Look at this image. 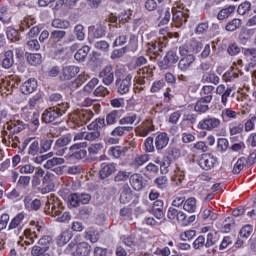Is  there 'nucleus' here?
Instances as JSON below:
<instances>
[{
  "mask_svg": "<svg viewBox=\"0 0 256 256\" xmlns=\"http://www.w3.org/2000/svg\"><path fill=\"white\" fill-rule=\"evenodd\" d=\"M69 107V102H62L46 109L42 114V121H44V123H53V121H57V119L63 117V115L67 113Z\"/></svg>",
  "mask_w": 256,
  "mask_h": 256,
  "instance_id": "nucleus-1",
  "label": "nucleus"
},
{
  "mask_svg": "<svg viewBox=\"0 0 256 256\" xmlns=\"http://www.w3.org/2000/svg\"><path fill=\"white\" fill-rule=\"evenodd\" d=\"M45 213H47V215H51V217H57L56 221H58V223H67V221L71 220V214H69V212H64L61 215L59 202H53V200H49L46 203Z\"/></svg>",
  "mask_w": 256,
  "mask_h": 256,
  "instance_id": "nucleus-2",
  "label": "nucleus"
},
{
  "mask_svg": "<svg viewBox=\"0 0 256 256\" xmlns=\"http://www.w3.org/2000/svg\"><path fill=\"white\" fill-rule=\"evenodd\" d=\"M86 147L87 142L73 144L69 148L71 154L64 156V159H66V161H73V159H76V161H81V159H85V157H87V150L85 149Z\"/></svg>",
  "mask_w": 256,
  "mask_h": 256,
  "instance_id": "nucleus-3",
  "label": "nucleus"
},
{
  "mask_svg": "<svg viewBox=\"0 0 256 256\" xmlns=\"http://www.w3.org/2000/svg\"><path fill=\"white\" fill-rule=\"evenodd\" d=\"M23 221H25V213H18L9 223L7 231L13 233L16 237L23 231Z\"/></svg>",
  "mask_w": 256,
  "mask_h": 256,
  "instance_id": "nucleus-4",
  "label": "nucleus"
},
{
  "mask_svg": "<svg viewBox=\"0 0 256 256\" xmlns=\"http://www.w3.org/2000/svg\"><path fill=\"white\" fill-rule=\"evenodd\" d=\"M71 141L72 138L69 135L58 138L53 146L55 155H57V157H63V155L67 153V145H69Z\"/></svg>",
  "mask_w": 256,
  "mask_h": 256,
  "instance_id": "nucleus-5",
  "label": "nucleus"
},
{
  "mask_svg": "<svg viewBox=\"0 0 256 256\" xmlns=\"http://www.w3.org/2000/svg\"><path fill=\"white\" fill-rule=\"evenodd\" d=\"M199 129H205L206 131H215L221 127V119L208 116L198 123Z\"/></svg>",
  "mask_w": 256,
  "mask_h": 256,
  "instance_id": "nucleus-6",
  "label": "nucleus"
},
{
  "mask_svg": "<svg viewBox=\"0 0 256 256\" xmlns=\"http://www.w3.org/2000/svg\"><path fill=\"white\" fill-rule=\"evenodd\" d=\"M177 61H179V55H177L176 51L170 50L166 53L163 60L159 62V67L160 69L167 70L173 67Z\"/></svg>",
  "mask_w": 256,
  "mask_h": 256,
  "instance_id": "nucleus-7",
  "label": "nucleus"
},
{
  "mask_svg": "<svg viewBox=\"0 0 256 256\" xmlns=\"http://www.w3.org/2000/svg\"><path fill=\"white\" fill-rule=\"evenodd\" d=\"M98 77L102 79L104 85H113L115 81V70L111 65L105 66L100 72Z\"/></svg>",
  "mask_w": 256,
  "mask_h": 256,
  "instance_id": "nucleus-8",
  "label": "nucleus"
},
{
  "mask_svg": "<svg viewBox=\"0 0 256 256\" xmlns=\"http://www.w3.org/2000/svg\"><path fill=\"white\" fill-rule=\"evenodd\" d=\"M95 117V113H93V111L91 110H77L72 119L74 121V123H77V125H83L84 123L89 122V120Z\"/></svg>",
  "mask_w": 256,
  "mask_h": 256,
  "instance_id": "nucleus-9",
  "label": "nucleus"
},
{
  "mask_svg": "<svg viewBox=\"0 0 256 256\" xmlns=\"http://www.w3.org/2000/svg\"><path fill=\"white\" fill-rule=\"evenodd\" d=\"M172 22L175 27H182L184 23H187V19H189V14L182 10H177L175 7L172 8Z\"/></svg>",
  "mask_w": 256,
  "mask_h": 256,
  "instance_id": "nucleus-10",
  "label": "nucleus"
},
{
  "mask_svg": "<svg viewBox=\"0 0 256 256\" xmlns=\"http://www.w3.org/2000/svg\"><path fill=\"white\" fill-rule=\"evenodd\" d=\"M215 163H217V158L211 153L203 154L199 160L200 167L205 171L213 169V167H215Z\"/></svg>",
  "mask_w": 256,
  "mask_h": 256,
  "instance_id": "nucleus-11",
  "label": "nucleus"
},
{
  "mask_svg": "<svg viewBox=\"0 0 256 256\" xmlns=\"http://www.w3.org/2000/svg\"><path fill=\"white\" fill-rule=\"evenodd\" d=\"M195 55L188 54V56H183L178 62V69L183 73L189 71L191 67L195 64Z\"/></svg>",
  "mask_w": 256,
  "mask_h": 256,
  "instance_id": "nucleus-12",
  "label": "nucleus"
},
{
  "mask_svg": "<svg viewBox=\"0 0 256 256\" xmlns=\"http://www.w3.org/2000/svg\"><path fill=\"white\" fill-rule=\"evenodd\" d=\"M213 101V95H208L200 98L194 107V111L196 113H207L209 111V103Z\"/></svg>",
  "mask_w": 256,
  "mask_h": 256,
  "instance_id": "nucleus-13",
  "label": "nucleus"
},
{
  "mask_svg": "<svg viewBox=\"0 0 256 256\" xmlns=\"http://www.w3.org/2000/svg\"><path fill=\"white\" fill-rule=\"evenodd\" d=\"M115 171H117V164L110 162H104L100 165V171H99V175L101 179H107V177H111V175H113V173H115Z\"/></svg>",
  "mask_w": 256,
  "mask_h": 256,
  "instance_id": "nucleus-14",
  "label": "nucleus"
},
{
  "mask_svg": "<svg viewBox=\"0 0 256 256\" xmlns=\"http://www.w3.org/2000/svg\"><path fill=\"white\" fill-rule=\"evenodd\" d=\"M24 237L26 240L20 237V240L17 242L20 247H27L29 245H33V243H35V240L37 239V232L35 230L31 231V229H26L24 231Z\"/></svg>",
  "mask_w": 256,
  "mask_h": 256,
  "instance_id": "nucleus-15",
  "label": "nucleus"
},
{
  "mask_svg": "<svg viewBox=\"0 0 256 256\" xmlns=\"http://www.w3.org/2000/svg\"><path fill=\"white\" fill-rule=\"evenodd\" d=\"M132 79H133V76L131 74H128L125 77V79H123L122 81H121V78L116 79V85H118V93H120V95L127 94V92L131 89Z\"/></svg>",
  "mask_w": 256,
  "mask_h": 256,
  "instance_id": "nucleus-16",
  "label": "nucleus"
},
{
  "mask_svg": "<svg viewBox=\"0 0 256 256\" xmlns=\"http://www.w3.org/2000/svg\"><path fill=\"white\" fill-rule=\"evenodd\" d=\"M80 69L77 66H65L61 72V79L64 81H69V79H73V77H77Z\"/></svg>",
  "mask_w": 256,
  "mask_h": 256,
  "instance_id": "nucleus-17",
  "label": "nucleus"
},
{
  "mask_svg": "<svg viewBox=\"0 0 256 256\" xmlns=\"http://www.w3.org/2000/svg\"><path fill=\"white\" fill-rule=\"evenodd\" d=\"M15 54H13V50L6 51L1 60V67L3 69H11L13 65H15Z\"/></svg>",
  "mask_w": 256,
  "mask_h": 256,
  "instance_id": "nucleus-18",
  "label": "nucleus"
},
{
  "mask_svg": "<svg viewBox=\"0 0 256 256\" xmlns=\"http://www.w3.org/2000/svg\"><path fill=\"white\" fill-rule=\"evenodd\" d=\"M169 145V135L165 132L159 133L155 138V148L157 151H163Z\"/></svg>",
  "mask_w": 256,
  "mask_h": 256,
  "instance_id": "nucleus-19",
  "label": "nucleus"
},
{
  "mask_svg": "<svg viewBox=\"0 0 256 256\" xmlns=\"http://www.w3.org/2000/svg\"><path fill=\"white\" fill-rule=\"evenodd\" d=\"M24 207L26 211H39L41 209V200L31 199V197L26 196L24 198Z\"/></svg>",
  "mask_w": 256,
  "mask_h": 256,
  "instance_id": "nucleus-20",
  "label": "nucleus"
},
{
  "mask_svg": "<svg viewBox=\"0 0 256 256\" xmlns=\"http://www.w3.org/2000/svg\"><path fill=\"white\" fill-rule=\"evenodd\" d=\"M37 89V80L35 78H30L24 82L21 86V91L24 95H30Z\"/></svg>",
  "mask_w": 256,
  "mask_h": 256,
  "instance_id": "nucleus-21",
  "label": "nucleus"
},
{
  "mask_svg": "<svg viewBox=\"0 0 256 256\" xmlns=\"http://www.w3.org/2000/svg\"><path fill=\"white\" fill-rule=\"evenodd\" d=\"M130 185L134 191H141L143 189V176L139 173L130 176Z\"/></svg>",
  "mask_w": 256,
  "mask_h": 256,
  "instance_id": "nucleus-22",
  "label": "nucleus"
},
{
  "mask_svg": "<svg viewBox=\"0 0 256 256\" xmlns=\"http://www.w3.org/2000/svg\"><path fill=\"white\" fill-rule=\"evenodd\" d=\"M163 200H156L153 203L151 208V213L156 217V219H163L165 217V213L163 212Z\"/></svg>",
  "mask_w": 256,
  "mask_h": 256,
  "instance_id": "nucleus-23",
  "label": "nucleus"
},
{
  "mask_svg": "<svg viewBox=\"0 0 256 256\" xmlns=\"http://www.w3.org/2000/svg\"><path fill=\"white\" fill-rule=\"evenodd\" d=\"M43 101V95L41 93H37L28 101V105L22 109L23 113H27L29 109L33 110L39 103Z\"/></svg>",
  "mask_w": 256,
  "mask_h": 256,
  "instance_id": "nucleus-24",
  "label": "nucleus"
},
{
  "mask_svg": "<svg viewBox=\"0 0 256 256\" xmlns=\"http://www.w3.org/2000/svg\"><path fill=\"white\" fill-rule=\"evenodd\" d=\"M123 115V111L121 110H113L106 115V125H115L121 116Z\"/></svg>",
  "mask_w": 256,
  "mask_h": 256,
  "instance_id": "nucleus-25",
  "label": "nucleus"
},
{
  "mask_svg": "<svg viewBox=\"0 0 256 256\" xmlns=\"http://www.w3.org/2000/svg\"><path fill=\"white\" fill-rule=\"evenodd\" d=\"M131 199H133V191L131 190V187H129V184H125L120 194V202L124 204L129 203Z\"/></svg>",
  "mask_w": 256,
  "mask_h": 256,
  "instance_id": "nucleus-26",
  "label": "nucleus"
},
{
  "mask_svg": "<svg viewBox=\"0 0 256 256\" xmlns=\"http://www.w3.org/2000/svg\"><path fill=\"white\" fill-rule=\"evenodd\" d=\"M91 253V245L87 242H80L76 247L75 256H88Z\"/></svg>",
  "mask_w": 256,
  "mask_h": 256,
  "instance_id": "nucleus-27",
  "label": "nucleus"
},
{
  "mask_svg": "<svg viewBox=\"0 0 256 256\" xmlns=\"http://www.w3.org/2000/svg\"><path fill=\"white\" fill-rule=\"evenodd\" d=\"M220 117L224 123H227L233 121V119H237V112L230 108H225L222 110Z\"/></svg>",
  "mask_w": 256,
  "mask_h": 256,
  "instance_id": "nucleus-28",
  "label": "nucleus"
},
{
  "mask_svg": "<svg viewBox=\"0 0 256 256\" xmlns=\"http://www.w3.org/2000/svg\"><path fill=\"white\" fill-rule=\"evenodd\" d=\"M133 131V126H117L111 132L110 135L112 137H123L125 133H129Z\"/></svg>",
  "mask_w": 256,
  "mask_h": 256,
  "instance_id": "nucleus-29",
  "label": "nucleus"
},
{
  "mask_svg": "<svg viewBox=\"0 0 256 256\" xmlns=\"http://www.w3.org/2000/svg\"><path fill=\"white\" fill-rule=\"evenodd\" d=\"M155 127L153 126V122L151 120L145 121L141 128L139 129L138 133L140 137H147L151 131H154Z\"/></svg>",
  "mask_w": 256,
  "mask_h": 256,
  "instance_id": "nucleus-30",
  "label": "nucleus"
},
{
  "mask_svg": "<svg viewBox=\"0 0 256 256\" xmlns=\"http://www.w3.org/2000/svg\"><path fill=\"white\" fill-rule=\"evenodd\" d=\"M133 123L139 125V123H141V116L133 114L131 116L123 117L119 120L120 125H133Z\"/></svg>",
  "mask_w": 256,
  "mask_h": 256,
  "instance_id": "nucleus-31",
  "label": "nucleus"
},
{
  "mask_svg": "<svg viewBox=\"0 0 256 256\" xmlns=\"http://www.w3.org/2000/svg\"><path fill=\"white\" fill-rule=\"evenodd\" d=\"M65 163V158L61 157H53L48 159L44 164V169H53L54 167H57V165H63Z\"/></svg>",
  "mask_w": 256,
  "mask_h": 256,
  "instance_id": "nucleus-32",
  "label": "nucleus"
},
{
  "mask_svg": "<svg viewBox=\"0 0 256 256\" xmlns=\"http://www.w3.org/2000/svg\"><path fill=\"white\" fill-rule=\"evenodd\" d=\"M65 35H67V32H65L64 30H54L51 32L50 34V44L51 45H55V43H59V41H61Z\"/></svg>",
  "mask_w": 256,
  "mask_h": 256,
  "instance_id": "nucleus-33",
  "label": "nucleus"
},
{
  "mask_svg": "<svg viewBox=\"0 0 256 256\" xmlns=\"http://www.w3.org/2000/svg\"><path fill=\"white\" fill-rule=\"evenodd\" d=\"M171 11H173V8H164L163 10H158L161 18L160 25H167L171 21Z\"/></svg>",
  "mask_w": 256,
  "mask_h": 256,
  "instance_id": "nucleus-34",
  "label": "nucleus"
},
{
  "mask_svg": "<svg viewBox=\"0 0 256 256\" xmlns=\"http://www.w3.org/2000/svg\"><path fill=\"white\" fill-rule=\"evenodd\" d=\"M125 153H127V148L125 147L115 146L109 149V155H111V157H114L115 159L125 157Z\"/></svg>",
  "mask_w": 256,
  "mask_h": 256,
  "instance_id": "nucleus-35",
  "label": "nucleus"
},
{
  "mask_svg": "<svg viewBox=\"0 0 256 256\" xmlns=\"http://www.w3.org/2000/svg\"><path fill=\"white\" fill-rule=\"evenodd\" d=\"M219 76L214 71H210L202 76L203 83H212L213 85H219Z\"/></svg>",
  "mask_w": 256,
  "mask_h": 256,
  "instance_id": "nucleus-36",
  "label": "nucleus"
},
{
  "mask_svg": "<svg viewBox=\"0 0 256 256\" xmlns=\"http://www.w3.org/2000/svg\"><path fill=\"white\" fill-rule=\"evenodd\" d=\"M183 209L188 213H195L197 211V200L193 197L188 198L184 202Z\"/></svg>",
  "mask_w": 256,
  "mask_h": 256,
  "instance_id": "nucleus-37",
  "label": "nucleus"
},
{
  "mask_svg": "<svg viewBox=\"0 0 256 256\" xmlns=\"http://www.w3.org/2000/svg\"><path fill=\"white\" fill-rule=\"evenodd\" d=\"M10 133H21L25 129V124L21 120H14L8 125Z\"/></svg>",
  "mask_w": 256,
  "mask_h": 256,
  "instance_id": "nucleus-38",
  "label": "nucleus"
},
{
  "mask_svg": "<svg viewBox=\"0 0 256 256\" xmlns=\"http://www.w3.org/2000/svg\"><path fill=\"white\" fill-rule=\"evenodd\" d=\"M73 236L71 235V232L69 231H64L62 233H60L57 238H56V243L57 245H59L60 247H62V245H66V243H69V241H71V238Z\"/></svg>",
  "mask_w": 256,
  "mask_h": 256,
  "instance_id": "nucleus-39",
  "label": "nucleus"
},
{
  "mask_svg": "<svg viewBox=\"0 0 256 256\" xmlns=\"http://www.w3.org/2000/svg\"><path fill=\"white\" fill-rule=\"evenodd\" d=\"M247 163H249V159L247 160V158L245 157L239 158L237 162L234 164L233 173L235 175H239V173H241V171L245 169V165H247Z\"/></svg>",
  "mask_w": 256,
  "mask_h": 256,
  "instance_id": "nucleus-40",
  "label": "nucleus"
},
{
  "mask_svg": "<svg viewBox=\"0 0 256 256\" xmlns=\"http://www.w3.org/2000/svg\"><path fill=\"white\" fill-rule=\"evenodd\" d=\"M85 141H97L101 137V132L99 130L88 128V131H85Z\"/></svg>",
  "mask_w": 256,
  "mask_h": 256,
  "instance_id": "nucleus-41",
  "label": "nucleus"
},
{
  "mask_svg": "<svg viewBox=\"0 0 256 256\" xmlns=\"http://www.w3.org/2000/svg\"><path fill=\"white\" fill-rule=\"evenodd\" d=\"M157 173H159V166L153 163H149L146 166L145 177H147L148 179H153V177H155Z\"/></svg>",
  "mask_w": 256,
  "mask_h": 256,
  "instance_id": "nucleus-42",
  "label": "nucleus"
},
{
  "mask_svg": "<svg viewBox=\"0 0 256 256\" xmlns=\"http://www.w3.org/2000/svg\"><path fill=\"white\" fill-rule=\"evenodd\" d=\"M90 51L91 48L89 46H83L75 53L74 58L76 59V61H85V57L89 55Z\"/></svg>",
  "mask_w": 256,
  "mask_h": 256,
  "instance_id": "nucleus-43",
  "label": "nucleus"
},
{
  "mask_svg": "<svg viewBox=\"0 0 256 256\" xmlns=\"http://www.w3.org/2000/svg\"><path fill=\"white\" fill-rule=\"evenodd\" d=\"M147 161H149L148 154L138 155L134 158L132 165H133V167L139 168V167L145 165V163H147Z\"/></svg>",
  "mask_w": 256,
  "mask_h": 256,
  "instance_id": "nucleus-44",
  "label": "nucleus"
},
{
  "mask_svg": "<svg viewBox=\"0 0 256 256\" xmlns=\"http://www.w3.org/2000/svg\"><path fill=\"white\" fill-rule=\"evenodd\" d=\"M243 25V22L239 18H234L232 21L228 22L225 29L226 31H237Z\"/></svg>",
  "mask_w": 256,
  "mask_h": 256,
  "instance_id": "nucleus-45",
  "label": "nucleus"
},
{
  "mask_svg": "<svg viewBox=\"0 0 256 256\" xmlns=\"http://www.w3.org/2000/svg\"><path fill=\"white\" fill-rule=\"evenodd\" d=\"M104 118H97L94 122L88 125V129H96V131H101L104 127H107V123H105Z\"/></svg>",
  "mask_w": 256,
  "mask_h": 256,
  "instance_id": "nucleus-46",
  "label": "nucleus"
},
{
  "mask_svg": "<svg viewBox=\"0 0 256 256\" xmlns=\"http://www.w3.org/2000/svg\"><path fill=\"white\" fill-rule=\"evenodd\" d=\"M131 177V172L120 170L114 177L115 183H123Z\"/></svg>",
  "mask_w": 256,
  "mask_h": 256,
  "instance_id": "nucleus-47",
  "label": "nucleus"
},
{
  "mask_svg": "<svg viewBox=\"0 0 256 256\" xmlns=\"http://www.w3.org/2000/svg\"><path fill=\"white\" fill-rule=\"evenodd\" d=\"M169 167H171V158L165 156L160 163V171L162 175H167V173H169Z\"/></svg>",
  "mask_w": 256,
  "mask_h": 256,
  "instance_id": "nucleus-48",
  "label": "nucleus"
},
{
  "mask_svg": "<svg viewBox=\"0 0 256 256\" xmlns=\"http://www.w3.org/2000/svg\"><path fill=\"white\" fill-rule=\"evenodd\" d=\"M74 35L78 41H85V27L82 24H77L74 27Z\"/></svg>",
  "mask_w": 256,
  "mask_h": 256,
  "instance_id": "nucleus-49",
  "label": "nucleus"
},
{
  "mask_svg": "<svg viewBox=\"0 0 256 256\" xmlns=\"http://www.w3.org/2000/svg\"><path fill=\"white\" fill-rule=\"evenodd\" d=\"M154 183L158 189H167L169 178L167 176H160L154 180Z\"/></svg>",
  "mask_w": 256,
  "mask_h": 256,
  "instance_id": "nucleus-50",
  "label": "nucleus"
},
{
  "mask_svg": "<svg viewBox=\"0 0 256 256\" xmlns=\"http://www.w3.org/2000/svg\"><path fill=\"white\" fill-rule=\"evenodd\" d=\"M233 11H235V6H233V5L222 9L218 13V16H217L219 21H223L224 19H227V17H229V15H231V13H233Z\"/></svg>",
  "mask_w": 256,
  "mask_h": 256,
  "instance_id": "nucleus-51",
  "label": "nucleus"
},
{
  "mask_svg": "<svg viewBox=\"0 0 256 256\" xmlns=\"http://www.w3.org/2000/svg\"><path fill=\"white\" fill-rule=\"evenodd\" d=\"M52 27L55 29H69V21L56 18L52 21Z\"/></svg>",
  "mask_w": 256,
  "mask_h": 256,
  "instance_id": "nucleus-52",
  "label": "nucleus"
},
{
  "mask_svg": "<svg viewBox=\"0 0 256 256\" xmlns=\"http://www.w3.org/2000/svg\"><path fill=\"white\" fill-rule=\"evenodd\" d=\"M27 59L30 65H41L43 61V58L40 53L30 54Z\"/></svg>",
  "mask_w": 256,
  "mask_h": 256,
  "instance_id": "nucleus-53",
  "label": "nucleus"
},
{
  "mask_svg": "<svg viewBox=\"0 0 256 256\" xmlns=\"http://www.w3.org/2000/svg\"><path fill=\"white\" fill-rule=\"evenodd\" d=\"M109 93H111L109 91V88L100 85L98 86L94 91H93V95H95V97H107V95H109Z\"/></svg>",
  "mask_w": 256,
  "mask_h": 256,
  "instance_id": "nucleus-54",
  "label": "nucleus"
},
{
  "mask_svg": "<svg viewBox=\"0 0 256 256\" xmlns=\"http://www.w3.org/2000/svg\"><path fill=\"white\" fill-rule=\"evenodd\" d=\"M6 35L9 41H12V42L19 41V32L15 28H11V27L7 28Z\"/></svg>",
  "mask_w": 256,
  "mask_h": 256,
  "instance_id": "nucleus-55",
  "label": "nucleus"
},
{
  "mask_svg": "<svg viewBox=\"0 0 256 256\" xmlns=\"http://www.w3.org/2000/svg\"><path fill=\"white\" fill-rule=\"evenodd\" d=\"M99 85V78H92L85 86H84V92L85 93H92L93 89Z\"/></svg>",
  "mask_w": 256,
  "mask_h": 256,
  "instance_id": "nucleus-56",
  "label": "nucleus"
},
{
  "mask_svg": "<svg viewBox=\"0 0 256 256\" xmlns=\"http://www.w3.org/2000/svg\"><path fill=\"white\" fill-rule=\"evenodd\" d=\"M239 15H247L251 11V2L245 1L238 6Z\"/></svg>",
  "mask_w": 256,
  "mask_h": 256,
  "instance_id": "nucleus-57",
  "label": "nucleus"
},
{
  "mask_svg": "<svg viewBox=\"0 0 256 256\" xmlns=\"http://www.w3.org/2000/svg\"><path fill=\"white\" fill-rule=\"evenodd\" d=\"M150 73L151 70H149V68L147 67H144L138 71V75L140 76V85H143V83H145V79H149V77H151Z\"/></svg>",
  "mask_w": 256,
  "mask_h": 256,
  "instance_id": "nucleus-58",
  "label": "nucleus"
},
{
  "mask_svg": "<svg viewBox=\"0 0 256 256\" xmlns=\"http://www.w3.org/2000/svg\"><path fill=\"white\" fill-rule=\"evenodd\" d=\"M147 51L150 53V59H157V53L159 52V46L155 43L147 44Z\"/></svg>",
  "mask_w": 256,
  "mask_h": 256,
  "instance_id": "nucleus-59",
  "label": "nucleus"
},
{
  "mask_svg": "<svg viewBox=\"0 0 256 256\" xmlns=\"http://www.w3.org/2000/svg\"><path fill=\"white\" fill-rule=\"evenodd\" d=\"M238 78H239V73L235 69L229 70L223 75L224 81H228V82L235 81V79H238Z\"/></svg>",
  "mask_w": 256,
  "mask_h": 256,
  "instance_id": "nucleus-60",
  "label": "nucleus"
},
{
  "mask_svg": "<svg viewBox=\"0 0 256 256\" xmlns=\"http://www.w3.org/2000/svg\"><path fill=\"white\" fill-rule=\"evenodd\" d=\"M47 254V247H42L38 245H35L31 249V255L32 256H43Z\"/></svg>",
  "mask_w": 256,
  "mask_h": 256,
  "instance_id": "nucleus-61",
  "label": "nucleus"
},
{
  "mask_svg": "<svg viewBox=\"0 0 256 256\" xmlns=\"http://www.w3.org/2000/svg\"><path fill=\"white\" fill-rule=\"evenodd\" d=\"M251 233H253V226L251 225H246L241 228L239 235L243 239H248L251 236Z\"/></svg>",
  "mask_w": 256,
  "mask_h": 256,
  "instance_id": "nucleus-62",
  "label": "nucleus"
},
{
  "mask_svg": "<svg viewBox=\"0 0 256 256\" xmlns=\"http://www.w3.org/2000/svg\"><path fill=\"white\" fill-rule=\"evenodd\" d=\"M20 173L22 175H32V173H35V166L33 164H24L20 167Z\"/></svg>",
  "mask_w": 256,
  "mask_h": 256,
  "instance_id": "nucleus-63",
  "label": "nucleus"
},
{
  "mask_svg": "<svg viewBox=\"0 0 256 256\" xmlns=\"http://www.w3.org/2000/svg\"><path fill=\"white\" fill-rule=\"evenodd\" d=\"M243 53L250 61H256V48H244Z\"/></svg>",
  "mask_w": 256,
  "mask_h": 256,
  "instance_id": "nucleus-64",
  "label": "nucleus"
}]
</instances>
